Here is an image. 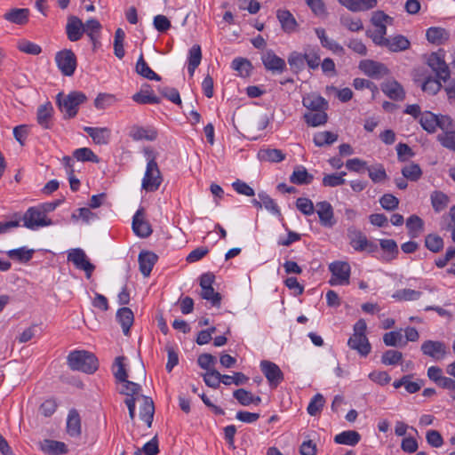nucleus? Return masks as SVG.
Masks as SVG:
<instances>
[{
    "instance_id": "nucleus-1",
    "label": "nucleus",
    "mask_w": 455,
    "mask_h": 455,
    "mask_svg": "<svg viewBox=\"0 0 455 455\" xmlns=\"http://www.w3.org/2000/svg\"><path fill=\"white\" fill-rule=\"evenodd\" d=\"M68 365L73 371L92 374L97 371L99 363L92 353L86 350H75L68 355Z\"/></svg>"
},
{
    "instance_id": "nucleus-2",
    "label": "nucleus",
    "mask_w": 455,
    "mask_h": 455,
    "mask_svg": "<svg viewBox=\"0 0 455 455\" xmlns=\"http://www.w3.org/2000/svg\"><path fill=\"white\" fill-rule=\"evenodd\" d=\"M86 100V95L81 92H71L66 96H63L62 93L57 95V104L60 110L64 114L65 119L75 117L79 106Z\"/></svg>"
},
{
    "instance_id": "nucleus-3",
    "label": "nucleus",
    "mask_w": 455,
    "mask_h": 455,
    "mask_svg": "<svg viewBox=\"0 0 455 455\" xmlns=\"http://www.w3.org/2000/svg\"><path fill=\"white\" fill-rule=\"evenodd\" d=\"M17 220L23 221V226L28 229L35 230L39 228L52 225V220L44 215L39 205L29 207L26 212Z\"/></svg>"
},
{
    "instance_id": "nucleus-4",
    "label": "nucleus",
    "mask_w": 455,
    "mask_h": 455,
    "mask_svg": "<svg viewBox=\"0 0 455 455\" xmlns=\"http://www.w3.org/2000/svg\"><path fill=\"white\" fill-rule=\"evenodd\" d=\"M445 54L443 49L432 52L427 60V66L435 73V76L446 83L451 78V70L444 60Z\"/></svg>"
},
{
    "instance_id": "nucleus-5",
    "label": "nucleus",
    "mask_w": 455,
    "mask_h": 455,
    "mask_svg": "<svg viewBox=\"0 0 455 455\" xmlns=\"http://www.w3.org/2000/svg\"><path fill=\"white\" fill-rule=\"evenodd\" d=\"M55 62L65 76H73L77 66L76 57L70 49H63L58 52L55 55Z\"/></svg>"
},
{
    "instance_id": "nucleus-6",
    "label": "nucleus",
    "mask_w": 455,
    "mask_h": 455,
    "mask_svg": "<svg viewBox=\"0 0 455 455\" xmlns=\"http://www.w3.org/2000/svg\"><path fill=\"white\" fill-rule=\"evenodd\" d=\"M162 176L155 159L148 161L146 172L142 180V188L148 192L157 190L162 183Z\"/></svg>"
},
{
    "instance_id": "nucleus-7",
    "label": "nucleus",
    "mask_w": 455,
    "mask_h": 455,
    "mask_svg": "<svg viewBox=\"0 0 455 455\" xmlns=\"http://www.w3.org/2000/svg\"><path fill=\"white\" fill-rule=\"evenodd\" d=\"M329 270L332 276L329 281L331 285H347L349 283L350 266L345 261H335L330 264Z\"/></svg>"
},
{
    "instance_id": "nucleus-8",
    "label": "nucleus",
    "mask_w": 455,
    "mask_h": 455,
    "mask_svg": "<svg viewBox=\"0 0 455 455\" xmlns=\"http://www.w3.org/2000/svg\"><path fill=\"white\" fill-rule=\"evenodd\" d=\"M68 260L71 261L77 268L84 270L87 278L91 277L92 273L95 269L94 265L89 261L85 252L80 248L73 249L69 251Z\"/></svg>"
},
{
    "instance_id": "nucleus-9",
    "label": "nucleus",
    "mask_w": 455,
    "mask_h": 455,
    "mask_svg": "<svg viewBox=\"0 0 455 455\" xmlns=\"http://www.w3.org/2000/svg\"><path fill=\"white\" fill-rule=\"evenodd\" d=\"M420 350L423 355L432 357L435 361L443 360L447 355V347L443 341L426 340L421 344Z\"/></svg>"
},
{
    "instance_id": "nucleus-10",
    "label": "nucleus",
    "mask_w": 455,
    "mask_h": 455,
    "mask_svg": "<svg viewBox=\"0 0 455 455\" xmlns=\"http://www.w3.org/2000/svg\"><path fill=\"white\" fill-rule=\"evenodd\" d=\"M359 68L366 76L374 79H379L387 76L389 72L388 68L383 63L371 60H361L359 63Z\"/></svg>"
},
{
    "instance_id": "nucleus-11",
    "label": "nucleus",
    "mask_w": 455,
    "mask_h": 455,
    "mask_svg": "<svg viewBox=\"0 0 455 455\" xmlns=\"http://www.w3.org/2000/svg\"><path fill=\"white\" fill-rule=\"evenodd\" d=\"M260 370L271 387H277L283 380V373L277 364L270 361H261Z\"/></svg>"
},
{
    "instance_id": "nucleus-12",
    "label": "nucleus",
    "mask_w": 455,
    "mask_h": 455,
    "mask_svg": "<svg viewBox=\"0 0 455 455\" xmlns=\"http://www.w3.org/2000/svg\"><path fill=\"white\" fill-rule=\"evenodd\" d=\"M265 68L273 74H281L286 69L285 60L278 57L272 50H268L261 56Z\"/></svg>"
},
{
    "instance_id": "nucleus-13",
    "label": "nucleus",
    "mask_w": 455,
    "mask_h": 455,
    "mask_svg": "<svg viewBox=\"0 0 455 455\" xmlns=\"http://www.w3.org/2000/svg\"><path fill=\"white\" fill-rule=\"evenodd\" d=\"M132 230L140 237H148L152 234L150 224L144 219V209H139L132 219Z\"/></svg>"
},
{
    "instance_id": "nucleus-14",
    "label": "nucleus",
    "mask_w": 455,
    "mask_h": 455,
    "mask_svg": "<svg viewBox=\"0 0 455 455\" xmlns=\"http://www.w3.org/2000/svg\"><path fill=\"white\" fill-rule=\"evenodd\" d=\"M140 403V419L146 422L147 426L150 427L152 426L155 405L151 397L147 395L139 396Z\"/></svg>"
},
{
    "instance_id": "nucleus-15",
    "label": "nucleus",
    "mask_w": 455,
    "mask_h": 455,
    "mask_svg": "<svg viewBox=\"0 0 455 455\" xmlns=\"http://www.w3.org/2000/svg\"><path fill=\"white\" fill-rule=\"evenodd\" d=\"M53 107L50 101L38 107L36 111L37 124L44 129H51L52 126Z\"/></svg>"
},
{
    "instance_id": "nucleus-16",
    "label": "nucleus",
    "mask_w": 455,
    "mask_h": 455,
    "mask_svg": "<svg viewBox=\"0 0 455 455\" xmlns=\"http://www.w3.org/2000/svg\"><path fill=\"white\" fill-rule=\"evenodd\" d=\"M157 259L158 256L152 251H141L140 252L138 258L140 271L145 277H148L150 275Z\"/></svg>"
},
{
    "instance_id": "nucleus-17",
    "label": "nucleus",
    "mask_w": 455,
    "mask_h": 455,
    "mask_svg": "<svg viewBox=\"0 0 455 455\" xmlns=\"http://www.w3.org/2000/svg\"><path fill=\"white\" fill-rule=\"evenodd\" d=\"M381 90L393 100H403L405 97V92L403 86L395 80L385 82L381 85Z\"/></svg>"
},
{
    "instance_id": "nucleus-18",
    "label": "nucleus",
    "mask_w": 455,
    "mask_h": 455,
    "mask_svg": "<svg viewBox=\"0 0 455 455\" xmlns=\"http://www.w3.org/2000/svg\"><path fill=\"white\" fill-rule=\"evenodd\" d=\"M347 345L351 349L356 350L362 356H366L371 352V344L366 335H355L353 334Z\"/></svg>"
},
{
    "instance_id": "nucleus-19",
    "label": "nucleus",
    "mask_w": 455,
    "mask_h": 455,
    "mask_svg": "<svg viewBox=\"0 0 455 455\" xmlns=\"http://www.w3.org/2000/svg\"><path fill=\"white\" fill-rule=\"evenodd\" d=\"M316 208L321 224L324 227H332L335 220H333V209L331 204L326 201L319 202L316 204Z\"/></svg>"
},
{
    "instance_id": "nucleus-20",
    "label": "nucleus",
    "mask_w": 455,
    "mask_h": 455,
    "mask_svg": "<svg viewBox=\"0 0 455 455\" xmlns=\"http://www.w3.org/2000/svg\"><path fill=\"white\" fill-rule=\"evenodd\" d=\"M84 131L98 145L108 144L111 136V131L107 127H89L85 126Z\"/></svg>"
},
{
    "instance_id": "nucleus-21",
    "label": "nucleus",
    "mask_w": 455,
    "mask_h": 455,
    "mask_svg": "<svg viewBox=\"0 0 455 455\" xmlns=\"http://www.w3.org/2000/svg\"><path fill=\"white\" fill-rule=\"evenodd\" d=\"M66 32L70 41H78L84 34V23L79 18L71 16L66 26Z\"/></svg>"
},
{
    "instance_id": "nucleus-22",
    "label": "nucleus",
    "mask_w": 455,
    "mask_h": 455,
    "mask_svg": "<svg viewBox=\"0 0 455 455\" xmlns=\"http://www.w3.org/2000/svg\"><path fill=\"white\" fill-rule=\"evenodd\" d=\"M302 58L309 69L315 70L321 64L320 49L317 46L307 45L302 52Z\"/></svg>"
},
{
    "instance_id": "nucleus-23",
    "label": "nucleus",
    "mask_w": 455,
    "mask_h": 455,
    "mask_svg": "<svg viewBox=\"0 0 455 455\" xmlns=\"http://www.w3.org/2000/svg\"><path fill=\"white\" fill-rule=\"evenodd\" d=\"M351 12H365L377 6V0H338Z\"/></svg>"
},
{
    "instance_id": "nucleus-24",
    "label": "nucleus",
    "mask_w": 455,
    "mask_h": 455,
    "mask_svg": "<svg viewBox=\"0 0 455 455\" xmlns=\"http://www.w3.org/2000/svg\"><path fill=\"white\" fill-rule=\"evenodd\" d=\"M302 104L311 111L326 110L328 108L327 100L316 93H310L304 96Z\"/></svg>"
},
{
    "instance_id": "nucleus-25",
    "label": "nucleus",
    "mask_w": 455,
    "mask_h": 455,
    "mask_svg": "<svg viewBox=\"0 0 455 455\" xmlns=\"http://www.w3.org/2000/svg\"><path fill=\"white\" fill-rule=\"evenodd\" d=\"M129 135L134 140H148L153 141L157 137V132L153 128H145L142 126L134 125L131 127Z\"/></svg>"
},
{
    "instance_id": "nucleus-26",
    "label": "nucleus",
    "mask_w": 455,
    "mask_h": 455,
    "mask_svg": "<svg viewBox=\"0 0 455 455\" xmlns=\"http://www.w3.org/2000/svg\"><path fill=\"white\" fill-rule=\"evenodd\" d=\"M315 32L319 38L323 47L327 48L338 54H344L345 50L343 46L339 44L336 41L329 38L325 33V29L323 28H315Z\"/></svg>"
},
{
    "instance_id": "nucleus-27",
    "label": "nucleus",
    "mask_w": 455,
    "mask_h": 455,
    "mask_svg": "<svg viewBox=\"0 0 455 455\" xmlns=\"http://www.w3.org/2000/svg\"><path fill=\"white\" fill-rule=\"evenodd\" d=\"M42 451L48 455H60L68 453L67 445L63 442L45 439L41 443Z\"/></svg>"
},
{
    "instance_id": "nucleus-28",
    "label": "nucleus",
    "mask_w": 455,
    "mask_h": 455,
    "mask_svg": "<svg viewBox=\"0 0 455 455\" xmlns=\"http://www.w3.org/2000/svg\"><path fill=\"white\" fill-rule=\"evenodd\" d=\"M116 318L122 326L124 334L128 335L134 320L132 311L126 307H121L116 312Z\"/></svg>"
},
{
    "instance_id": "nucleus-29",
    "label": "nucleus",
    "mask_w": 455,
    "mask_h": 455,
    "mask_svg": "<svg viewBox=\"0 0 455 455\" xmlns=\"http://www.w3.org/2000/svg\"><path fill=\"white\" fill-rule=\"evenodd\" d=\"M29 10L26 8H13L5 12L4 18L14 24L23 25L28 20Z\"/></svg>"
},
{
    "instance_id": "nucleus-30",
    "label": "nucleus",
    "mask_w": 455,
    "mask_h": 455,
    "mask_svg": "<svg viewBox=\"0 0 455 455\" xmlns=\"http://www.w3.org/2000/svg\"><path fill=\"white\" fill-rule=\"evenodd\" d=\"M67 432L72 437L81 435V419L76 410H71L67 419Z\"/></svg>"
},
{
    "instance_id": "nucleus-31",
    "label": "nucleus",
    "mask_w": 455,
    "mask_h": 455,
    "mask_svg": "<svg viewBox=\"0 0 455 455\" xmlns=\"http://www.w3.org/2000/svg\"><path fill=\"white\" fill-rule=\"evenodd\" d=\"M361 435L358 432L347 430L336 435L334 442L338 444L355 446L359 443Z\"/></svg>"
},
{
    "instance_id": "nucleus-32",
    "label": "nucleus",
    "mask_w": 455,
    "mask_h": 455,
    "mask_svg": "<svg viewBox=\"0 0 455 455\" xmlns=\"http://www.w3.org/2000/svg\"><path fill=\"white\" fill-rule=\"evenodd\" d=\"M380 248L385 251L383 259L391 261L395 259L399 253L397 243L393 239H382L379 242Z\"/></svg>"
},
{
    "instance_id": "nucleus-33",
    "label": "nucleus",
    "mask_w": 455,
    "mask_h": 455,
    "mask_svg": "<svg viewBox=\"0 0 455 455\" xmlns=\"http://www.w3.org/2000/svg\"><path fill=\"white\" fill-rule=\"evenodd\" d=\"M277 19L281 23L282 28L285 32H291L294 30L297 22L293 15L287 10H278L276 12Z\"/></svg>"
},
{
    "instance_id": "nucleus-34",
    "label": "nucleus",
    "mask_w": 455,
    "mask_h": 455,
    "mask_svg": "<svg viewBox=\"0 0 455 455\" xmlns=\"http://www.w3.org/2000/svg\"><path fill=\"white\" fill-rule=\"evenodd\" d=\"M201 60H202L201 47L198 44H195L190 48L189 53H188V71L191 76L194 75L195 70L200 65Z\"/></svg>"
},
{
    "instance_id": "nucleus-35",
    "label": "nucleus",
    "mask_w": 455,
    "mask_h": 455,
    "mask_svg": "<svg viewBox=\"0 0 455 455\" xmlns=\"http://www.w3.org/2000/svg\"><path fill=\"white\" fill-rule=\"evenodd\" d=\"M136 72L148 79V80H155V81H160L161 77L158 76L156 72H154L147 64V62L144 60L143 54L141 53L137 63H136Z\"/></svg>"
},
{
    "instance_id": "nucleus-36",
    "label": "nucleus",
    "mask_w": 455,
    "mask_h": 455,
    "mask_svg": "<svg viewBox=\"0 0 455 455\" xmlns=\"http://www.w3.org/2000/svg\"><path fill=\"white\" fill-rule=\"evenodd\" d=\"M419 124L425 131L433 133L438 125L437 116L430 111H426L420 115Z\"/></svg>"
},
{
    "instance_id": "nucleus-37",
    "label": "nucleus",
    "mask_w": 455,
    "mask_h": 455,
    "mask_svg": "<svg viewBox=\"0 0 455 455\" xmlns=\"http://www.w3.org/2000/svg\"><path fill=\"white\" fill-rule=\"evenodd\" d=\"M426 36L428 42L435 44H441L448 39L449 34L444 28L432 27L427 30Z\"/></svg>"
},
{
    "instance_id": "nucleus-38",
    "label": "nucleus",
    "mask_w": 455,
    "mask_h": 455,
    "mask_svg": "<svg viewBox=\"0 0 455 455\" xmlns=\"http://www.w3.org/2000/svg\"><path fill=\"white\" fill-rule=\"evenodd\" d=\"M326 110L308 112L304 115L305 122L312 127L324 124L328 120Z\"/></svg>"
},
{
    "instance_id": "nucleus-39",
    "label": "nucleus",
    "mask_w": 455,
    "mask_h": 455,
    "mask_svg": "<svg viewBox=\"0 0 455 455\" xmlns=\"http://www.w3.org/2000/svg\"><path fill=\"white\" fill-rule=\"evenodd\" d=\"M258 156L261 161L279 163L285 157L284 154L276 148L261 149L258 153Z\"/></svg>"
},
{
    "instance_id": "nucleus-40",
    "label": "nucleus",
    "mask_w": 455,
    "mask_h": 455,
    "mask_svg": "<svg viewBox=\"0 0 455 455\" xmlns=\"http://www.w3.org/2000/svg\"><path fill=\"white\" fill-rule=\"evenodd\" d=\"M410 45L411 43L405 36L398 35L388 39L385 47L388 48L389 51L395 52L407 50Z\"/></svg>"
},
{
    "instance_id": "nucleus-41",
    "label": "nucleus",
    "mask_w": 455,
    "mask_h": 455,
    "mask_svg": "<svg viewBox=\"0 0 455 455\" xmlns=\"http://www.w3.org/2000/svg\"><path fill=\"white\" fill-rule=\"evenodd\" d=\"M348 236L350 239V244L355 251H364V247L367 244V237L359 230H349Z\"/></svg>"
},
{
    "instance_id": "nucleus-42",
    "label": "nucleus",
    "mask_w": 455,
    "mask_h": 455,
    "mask_svg": "<svg viewBox=\"0 0 455 455\" xmlns=\"http://www.w3.org/2000/svg\"><path fill=\"white\" fill-rule=\"evenodd\" d=\"M313 180V175L309 174L304 167H299L293 171L290 181L293 184H309Z\"/></svg>"
},
{
    "instance_id": "nucleus-43",
    "label": "nucleus",
    "mask_w": 455,
    "mask_h": 455,
    "mask_svg": "<svg viewBox=\"0 0 455 455\" xmlns=\"http://www.w3.org/2000/svg\"><path fill=\"white\" fill-rule=\"evenodd\" d=\"M403 176L411 181H418L422 176V171L418 164L411 163L402 169Z\"/></svg>"
},
{
    "instance_id": "nucleus-44",
    "label": "nucleus",
    "mask_w": 455,
    "mask_h": 455,
    "mask_svg": "<svg viewBox=\"0 0 455 455\" xmlns=\"http://www.w3.org/2000/svg\"><path fill=\"white\" fill-rule=\"evenodd\" d=\"M441 81L442 79L433 77L431 76H427L425 81L421 84V89L423 92H427L431 95H435L443 87Z\"/></svg>"
},
{
    "instance_id": "nucleus-45",
    "label": "nucleus",
    "mask_w": 455,
    "mask_h": 455,
    "mask_svg": "<svg viewBox=\"0 0 455 455\" xmlns=\"http://www.w3.org/2000/svg\"><path fill=\"white\" fill-rule=\"evenodd\" d=\"M338 140V134L331 132L324 131L315 134L314 143L317 147H323L325 145H331Z\"/></svg>"
},
{
    "instance_id": "nucleus-46",
    "label": "nucleus",
    "mask_w": 455,
    "mask_h": 455,
    "mask_svg": "<svg viewBox=\"0 0 455 455\" xmlns=\"http://www.w3.org/2000/svg\"><path fill=\"white\" fill-rule=\"evenodd\" d=\"M422 295V292L416 290L411 289H402L396 291L392 298L396 300H403V301H411L419 299Z\"/></svg>"
},
{
    "instance_id": "nucleus-47",
    "label": "nucleus",
    "mask_w": 455,
    "mask_h": 455,
    "mask_svg": "<svg viewBox=\"0 0 455 455\" xmlns=\"http://www.w3.org/2000/svg\"><path fill=\"white\" fill-rule=\"evenodd\" d=\"M287 60L291 70L295 74L301 72L305 68V62L302 58V52H291Z\"/></svg>"
},
{
    "instance_id": "nucleus-48",
    "label": "nucleus",
    "mask_w": 455,
    "mask_h": 455,
    "mask_svg": "<svg viewBox=\"0 0 455 455\" xmlns=\"http://www.w3.org/2000/svg\"><path fill=\"white\" fill-rule=\"evenodd\" d=\"M73 156L77 161L99 163V157L89 148H81L73 152Z\"/></svg>"
},
{
    "instance_id": "nucleus-49",
    "label": "nucleus",
    "mask_w": 455,
    "mask_h": 455,
    "mask_svg": "<svg viewBox=\"0 0 455 455\" xmlns=\"http://www.w3.org/2000/svg\"><path fill=\"white\" fill-rule=\"evenodd\" d=\"M431 203L434 210L440 212L447 207L449 197L443 192L435 191L431 195Z\"/></svg>"
},
{
    "instance_id": "nucleus-50",
    "label": "nucleus",
    "mask_w": 455,
    "mask_h": 455,
    "mask_svg": "<svg viewBox=\"0 0 455 455\" xmlns=\"http://www.w3.org/2000/svg\"><path fill=\"white\" fill-rule=\"evenodd\" d=\"M234 70H236L241 76L246 77L251 69V62L244 58H235L231 64Z\"/></svg>"
},
{
    "instance_id": "nucleus-51",
    "label": "nucleus",
    "mask_w": 455,
    "mask_h": 455,
    "mask_svg": "<svg viewBox=\"0 0 455 455\" xmlns=\"http://www.w3.org/2000/svg\"><path fill=\"white\" fill-rule=\"evenodd\" d=\"M406 227L411 237H417L423 229V220L417 215H411L407 219Z\"/></svg>"
},
{
    "instance_id": "nucleus-52",
    "label": "nucleus",
    "mask_w": 455,
    "mask_h": 455,
    "mask_svg": "<svg viewBox=\"0 0 455 455\" xmlns=\"http://www.w3.org/2000/svg\"><path fill=\"white\" fill-rule=\"evenodd\" d=\"M124 31L122 28H117L115 32L114 52L118 59H123L125 53L124 49Z\"/></svg>"
},
{
    "instance_id": "nucleus-53",
    "label": "nucleus",
    "mask_w": 455,
    "mask_h": 455,
    "mask_svg": "<svg viewBox=\"0 0 455 455\" xmlns=\"http://www.w3.org/2000/svg\"><path fill=\"white\" fill-rule=\"evenodd\" d=\"M258 196L259 199L262 202V207H265L266 210L276 216H281V211L279 207L267 193L260 192L258 194Z\"/></svg>"
},
{
    "instance_id": "nucleus-54",
    "label": "nucleus",
    "mask_w": 455,
    "mask_h": 455,
    "mask_svg": "<svg viewBox=\"0 0 455 455\" xmlns=\"http://www.w3.org/2000/svg\"><path fill=\"white\" fill-rule=\"evenodd\" d=\"M34 253V250H26L25 248H18L10 250L7 255L12 259L20 262H28L30 260Z\"/></svg>"
},
{
    "instance_id": "nucleus-55",
    "label": "nucleus",
    "mask_w": 455,
    "mask_h": 455,
    "mask_svg": "<svg viewBox=\"0 0 455 455\" xmlns=\"http://www.w3.org/2000/svg\"><path fill=\"white\" fill-rule=\"evenodd\" d=\"M345 175H346L345 172H341L339 173L326 174L323 178V185L324 187H331V188L343 185L346 182V180L344 179Z\"/></svg>"
},
{
    "instance_id": "nucleus-56",
    "label": "nucleus",
    "mask_w": 455,
    "mask_h": 455,
    "mask_svg": "<svg viewBox=\"0 0 455 455\" xmlns=\"http://www.w3.org/2000/svg\"><path fill=\"white\" fill-rule=\"evenodd\" d=\"M366 34L377 45L386 46L388 41V38L385 37L387 34V26H380V28H376L374 32L367 31Z\"/></svg>"
},
{
    "instance_id": "nucleus-57",
    "label": "nucleus",
    "mask_w": 455,
    "mask_h": 455,
    "mask_svg": "<svg viewBox=\"0 0 455 455\" xmlns=\"http://www.w3.org/2000/svg\"><path fill=\"white\" fill-rule=\"evenodd\" d=\"M425 245L429 251L438 252L443 247V241L441 236L429 234L425 238Z\"/></svg>"
},
{
    "instance_id": "nucleus-58",
    "label": "nucleus",
    "mask_w": 455,
    "mask_h": 455,
    "mask_svg": "<svg viewBox=\"0 0 455 455\" xmlns=\"http://www.w3.org/2000/svg\"><path fill=\"white\" fill-rule=\"evenodd\" d=\"M222 376L217 370H210L203 374L204 383L212 388H218L222 382Z\"/></svg>"
},
{
    "instance_id": "nucleus-59",
    "label": "nucleus",
    "mask_w": 455,
    "mask_h": 455,
    "mask_svg": "<svg viewBox=\"0 0 455 455\" xmlns=\"http://www.w3.org/2000/svg\"><path fill=\"white\" fill-rule=\"evenodd\" d=\"M325 400L324 397L321 394H316L314 395V397L311 399L308 406H307V413L311 416H315L318 414L323 405H324Z\"/></svg>"
},
{
    "instance_id": "nucleus-60",
    "label": "nucleus",
    "mask_w": 455,
    "mask_h": 455,
    "mask_svg": "<svg viewBox=\"0 0 455 455\" xmlns=\"http://www.w3.org/2000/svg\"><path fill=\"white\" fill-rule=\"evenodd\" d=\"M123 383V389L121 390V394L127 395V397H136L138 395H141L140 394L141 390L140 385L130 381L127 379L125 380L121 381Z\"/></svg>"
},
{
    "instance_id": "nucleus-61",
    "label": "nucleus",
    "mask_w": 455,
    "mask_h": 455,
    "mask_svg": "<svg viewBox=\"0 0 455 455\" xmlns=\"http://www.w3.org/2000/svg\"><path fill=\"white\" fill-rule=\"evenodd\" d=\"M132 100L139 104H158L161 101L160 98L144 91L135 93Z\"/></svg>"
},
{
    "instance_id": "nucleus-62",
    "label": "nucleus",
    "mask_w": 455,
    "mask_h": 455,
    "mask_svg": "<svg viewBox=\"0 0 455 455\" xmlns=\"http://www.w3.org/2000/svg\"><path fill=\"white\" fill-rule=\"evenodd\" d=\"M403 358V354L397 350H387L381 356V363L385 365L397 364Z\"/></svg>"
},
{
    "instance_id": "nucleus-63",
    "label": "nucleus",
    "mask_w": 455,
    "mask_h": 455,
    "mask_svg": "<svg viewBox=\"0 0 455 455\" xmlns=\"http://www.w3.org/2000/svg\"><path fill=\"white\" fill-rule=\"evenodd\" d=\"M367 170L369 172V177L375 183L381 182L387 178L386 171L381 164L367 167Z\"/></svg>"
},
{
    "instance_id": "nucleus-64",
    "label": "nucleus",
    "mask_w": 455,
    "mask_h": 455,
    "mask_svg": "<svg viewBox=\"0 0 455 455\" xmlns=\"http://www.w3.org/2000/svg\"><path fill=\"white\" fill-rule=\"evenodd\" d=\"M438 140L444 148L455 151V132L447 131L437 137Z\"/></svg>"
}]
</instances>
